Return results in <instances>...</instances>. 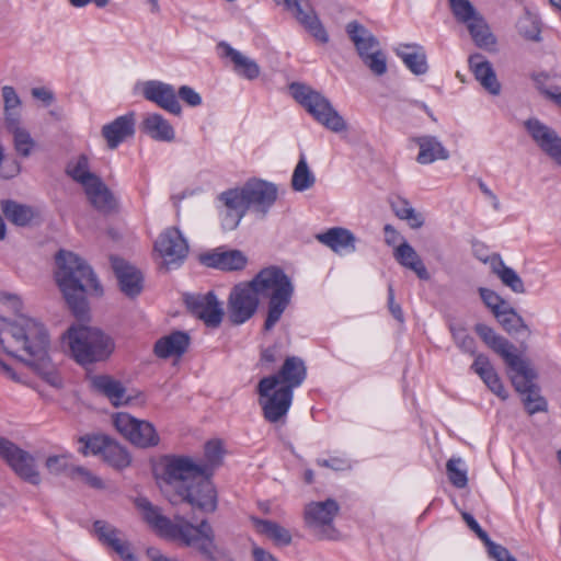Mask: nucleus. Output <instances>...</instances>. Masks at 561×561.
<instances>
[{
    "label": "nucleus",
    "mask_w": 561,
    "mask_h": 561,
    "mask_svg": "<svg viewBox=\"0 0 561 561\" xmlns=\"http://www.w3.org/2000/svg\"><path fill=\"white\" fill-rule=\"evenodd\" d=\"M154 251L168 268L179 266L188 253V244L178 228H167L154 242Z\"/></svg>",
    "instance_id": "obj_16"
},
{
    "label": "nucleus",
    "mask_w": 561,
    "mask_h": 561,
    "mask_svg": "<svg viewBox=\"0 0 561 561\" xmlns=\"http://www.w3.org/2000/svg\"><path fill=\"white\" fill-rule=\"evenodd\" d=\"M289 89L294 99L300 103L319 124L333 133L346 130L347 125L344 118L320 92L298 82L291 83Z\"/></svg>",
    "instance_id": "obj_7"
},
{
    "label": "nucleus",
    "mask_w": 561,
    "mask_h": 561,
    "mask_svg": "<svg viewBox=\"0 0 561 561\" xmlns=\"http://www.w3.org/2000/svg\"><path fill=\"white\" fill-rule=\"evenodd\" d=\"M142 94L146 100L156 103L161 108L174 115L182 112L174 88L161 81H147L144 83Z\"/></svg>",
    "instance_id": "obj_22"
},
{
    "label": "nucleus",
    "mask_w": 561,
    "mask_h": 561,
    "mask_svg": "<svg viewBox=\"0 0 561 561\" xmlns=\"http://www.w3.org/2000/svg\"><path fill=\"white\" fill-rule=\"evenodd\" d=\"M217 48L222 58H228L231 61L233 71L238 76L248 80H254L260 76L261 68L252 58L234 49L226 42L219 43Z\"/></svg>",
    "instance_id": "obj_26"
},
{
    "label": "nucleus",
    "mask_w": 561,
    "mask_h": 561,
    "mask_svg": "<svg viewBox=\"0 0 561 561\" xmlns=\"http://www.w3.org/2000/svg\"><path fill=\"white\" fill-rule=\"evenodd\" d=\"M393 256L402 266L413 271L419 278H430V274L420 255L408 242L404 241L397 247Z\"/></svg>",
    "instance_id": "obj_39"
},
{
    "label": "nucleus",
    "mask_w": 561,
    "mask_h": 561,
    "mask_svg": "<svg viewBox=\"0 0 561 561\" xmlns=\"http://www.w3.org/2000/svg\"><path fill=\"white\" fill-rule=\"evenodd\" d=\"M79 442L82 444L80 451L87 455H102L104 458L105 449L111 442V438L105 435H92L80 437Z\"/></svg>",
    "instance_id": "obj_47"
},
{
    "label": "nucleus",
    "mask_w": 561,
    "mask_h": 561,
    "mask_svg": "<svg viewBox=\"0 0 561 561\" xmlns=\"http://www.w3.org/2000/svg\"><path fill=\"white\" fill-rule=\"evenodd\" d=\"M103 459L110 466L116 469H124L128 467L131 462L130 455L125 449V447H123L113 439H111L110 444L107 445V449H105V455Z\"/></svg>",
    "instance_id": "obj_45"
},
{
    "label": "nucleus",
    "mask_w": 561,
    "mask_h": 561,
    "mask_svg": "<svg viewBox=\"0 0 561 561\" xmlns=\"http://www.w3.org/2000/svg\"><path fill=\"white\" fill-rule=\"evenodd\" d=\"M453 339L457 346L465 353L476 354V341L463 328H450Z\"/></svg>",
    "instance_id": "obj_54"
},
{
    "label": "nucleus",
    "mask_w": 561,
    "mask_h": 561,
    "mask_svg": "<svg viewBox=\"0 0 561 561\" xmlns=\"http://www.w3.org/2000/svg\"><path fill=\"white\" fill-rule=\"evenodd\" d=\"M116 552L124 561H137L136 556L131 552L129 542L121 533L114 540L106 547Z\"/></svg>",
    "instance_id": "obj_55"
},
{
    "label": "nucleus",
    "mask_w": 561,
    "mask_h": 561,
    "mask_svg": "<svg viewBox=\"0 0 561 561\" xmlns=\"http://www.w3.org/2000/svg\"><path fill=\"white\" fill-rule=\"evenodd\" d=\"M8 130L13 135L14 148L22 157H28L35 146L30 133L20 126V121L10 117L9 124L5 125Z\"/></svg>",
    "instance_id": "obj_41"
},
{
    "label": "nucleus",
    "mask_w": 561,
    "mask_h": 561,
    "mask_svg": "<svg viewBox=\"0 0 561 561\" xmlns=\"http://www.w3.org/2000/svg\"><path fill=\"white\" fill-rule=\"evenodd\" d=\"M178 95L190 106H198L202 104L201 95L188 85H182L179 89Z\"/></svg>",
    "instance_id": "obj_60"
},
{
    "label": "nucleus",
    "mask_w": 561,
    "mask_h": 561,
    "mask_svg": "<svg viewBox=\"0 0 561 561\" xmlns=\"http://www.w3.org/2000/svg\"><path fill=\"white\" fill-rule=\"evenodd\" d=\"M450 8L457 21L467 25L477 46L486 48L495 44L489 25L469 0H450Z\"/></svg>",
    "instance_id": "obj_13"
},
{
    "label": "nucleus",
    "mask_w": 561,
    "mask_h": 561,
    "mask_svg": "<svg viewBox=\"0 0 561 561\" xmlns=\"http://www.w3.org/2000/svg\"><path fill=\"white\" fill-rule=\"evenodd\" d=\"M402 220H407L409 226L413 229H419L424 225L423 216L417 213L413 207L409 210Z\"/></svg>",
    "instance_id": "obj_64"
},
{
    "label": "nucleus",
    "mask_w": 561,
    "mask_h": 561,
    "mask_svg": "<svg viewBox=\"0 0 561 561\" xmlns=\"http://www.w3.org/2000/svg\"><path fill=\"white\" fill-rule=\"evenodd\" d=\"M71 456L69 454L51 455L47 457L45 466L47 470L55 476L69 472L72 476L73 465L70 463Z\"/></svg>",
    "instance_id": "obj_53"
},
{
    "label": "nucleus",
    "mask_w": 561,
    "mask_h": 561,
    "mask_svg": "<svg viewBox=\"0 0 561 561\" xmlns=\"http://www.w3.org/2000/svg\"><path fill=\"white\" fill-rule=\"evenodd\" d=\"M257 298H268V311L264 329L270 331L280 319L290 302L293 284L283 270L276 266L263 268L249 282Z\"/></svg>",
    "instance_id": "obj_4"
},
{
    "label": "nucleus",
    "mask_w": 561,
    "mask_h": 561,
    "mask_svg": "<svg viewBox=\"0 0 561 561\" xmlns=\"http://www.w3.org/2000/svg\"><path fill=\"white\" fill-rule=\"evenodd\" d=\"M2 96L4 101V119L5 125L9 124V118L13 117L20 121V113L16 111L21 105V100L16 94L13 87L5 85L2 88Z\"/></svg>",
    "instance_id": "obj_49"
},
{
    "label": "nucleus",
    "mask_w": 561,
    "mask_h": 561,
    "mask_svg": "<svg viewBox=\"0 0 561 561\" xmlns=\"http://www.w3.org/2000/svg\"><path fill=\"white\" fill-rule=\"evenodd\" d=\"M202 465L185 456H163L153 467V473L162 493L170 501V496L179 495L203 470Z\"/></svg>",
    "instance_id": "obj_6"
},
{
    "label": "nucleus",
    "mask_w": 561,
    "mask_h": 561,
    "mask_svg": "<svg viewBox=\"0 0 561 561\" xmlns=\"http://www.w3.org/2000/svg\"><path fill=\"white\" fill-rule=\"evenodd\" d=\"M83 190L88 201L96 210L110 214L117 208L116 198L100 176Z\"/></svg>",
    "instance_id": "obj_30"
},
{
    "label": "nucleus",
    "mask_w": 561,
    "mask_h": 561,
    "mask_svg": "<svg viewBox=\"0 0 561 561\" xmlns=\"http://www.w3.org/2000/svg\"><path fill=\"white\" fill-rule=\"evenodd\" d=\"M72 477H78L81 479L82 482H84L87 485L101 490L104 489V483L101 478L95 476L93 472H91L89 469L77 466L72 468Z\"/></svg>",
    "instance_id": "obj_56"
},
{
    "label": "nucleus",
    "mask_w": 561,
    "mask_h": 561,
    "mask_svg": "<svg viewBox=\"0 0 561 561\" xmlns=\"http://www.w3.org/2000/svg\"><path fill=\"white\" fill-rule=\"evenodd\" d=\"M135 133L134 114H127L117 117L102 128V135L105 138L110 149H115L121 142Z\"/></svg>",
    "instance_id": "obj_31"
},
{
    "label": "nucleus",
    "mask_w": 561,
    "mask_h": 561,
    "mask_svg": "<svg viewBox=\"0 0 561 561\" xmlns=\"http://www.w3.org/2000/svg\"><path fill=\"white\" fill-rule=\"evenodd\" d=\"M517 27H518L519 34L524 38H526L528 41H534V42H539L541 39L540 24H539V21L535 16H533L528 13L525 14L523 18L519 19Z\"/></svg>",
    "instance_id": "obj_50"
},
{
    "label": "nucleus",
    "mask_w": 561,
    "mask_h": 561,
    "mask_svg": "<svg viewBox=\"0 0 561 561\" xmlns=\"http://www.w3.org/2000/svg\"><path fill=\"white\" fill-rule=\"evenodd\" d=\"M1 208L5 218L18 226H26L34 217L32 207L13 201H3Z\"/></svg>",
    "instance_id": "obj_44"
},
{
    "label": "nucleus",
    "mask_w": 561,
    "mask_h": 561,
    "mask_svg": "<svg viewBox=\"0 0 561 561\" xmlns=\"http://www.w3.org/2000/svg\"><path fill=\"white\" fill-rule=\"evenodd\" d=\"M185 302L191 312L209 328H218L224 318L221 302L213 291L207 294L190 295Z\"/></svg>",
    "instance_id": "obj_18"
},
{
    "label": "nucleus",
    "mask_w": 561,
    "mask_h": 561,
    "mask_svg": "<svg viewBox=\"0 0 561 561\" xmlns=\"http://www.w3.org/2000/svg\"><path fill=\"white\" fill-rule=\"evenodd\" d=\"M494 273L499 276L501 282L511 288L516 294H524L526 291L524 282L520 276L512 268L500 260L499 266L494 267Z\"/></svg>",
    "instance_id": "obj_46"
},
{
    "label": "nucleus",
    "mask_w": 561,
    "mask_h": 561,
    "mask_svg": "<svg viewBox=\"0 0 561 561\" xmlns=\"http://www.w3.org/2000/svg\"><path fill=\"white\" fill-rule=\"evenodd\" d=\"M116 430L131 444L148 448L159 444V435L154 426L147 422L137 420L128 413H117L114 416Z\"/></svg>",
    "instance_id": "obj_15"
},
{
    "label": "nucleus",
    "mask_w": 561,
    "mask_h": 561,
    "mask_svg": "<svg viewBox=\"0 0 561 561\" xmlns=\"http://www.w3.org/2000/svg\"><path fill=\"white\" fill-rule=\"evenodd\" d=\"M190 335L183 331H174L160 337L153 347V353L159 358H169L172 356L181 357L190 346Z\"/></svg>",
    "instance_id": "obj_28"
},
{
    "label": "nucleus",
    "mask_w": 561,
    "mask_h": 561,
    "mask_svg": "<svg viewBox=\"0 0 561 561\" xmlns=\"http://www.w3.org/2000/svg\"><path fill=\"white\" fill-rule=\"evenodd\" d=\"M525 127L538 147L561 167V137L537 118H529Z\"/></svg>",
    "instance_id": "obj_19"
},
{
    "label": "nucleus",
    "mask_w": 561,
    "mask_h": 561,
    "mask_svg": "<svg viewBox=\"0 0 561 561\" xmlns=\"http://www.w3.org/2000/svg\"><path fill=\"white\" fill-rule=\"evenodd\" d=\"M62 339L80 365L106 360L115 348L113 339L94 327L71 325Z\"/></svg>",
    "instance_id": "obj_5"
},
{
    "label": "nucleus",
    "mask_w": 561,
    "mask_h": 561,
    "mask_svg": "<svg viewBox=\"0 0 561 561\" xmlns=\"http://www.w3.org/2000/svg\"><path fill=\"white\" fill-rule=\"evenodd\" d=\"M250 522L257 534L268 538L275 545L288 546L291 542L290 531L279 524L255 516H251Z\"/></svg>",
    "instance_id": "obj_37"
},
{
    "label": "nucleus",
    "mask_w": 561,
    "mask_h": 561,
    "mask_svg": "<svg viewBox=\"0 0 561 561\" xmlns=\"http://www.w3.org/2000/svg\"><path fill=\"white\" fill-rule=\"evenodd\" d=\"M0 301H2L10 309H12L13 312L19 313L20 310L22 309V301L16 295L9 293H0Z\"/></svg>",
    "instance_id": "obj_63"
},
{
    "label": "nucleus",
    "mask_w": 561,
    "mask_h": 561,
    "mask_svg": "<svg viewBox=\"0 0 561 561\" xmlns=\"http://www.w3.org/2000/svg\"><path fill=\"white\" fill-rule=\"evenodd\" d=\"M122 531L105 520H95L93 523L92 534L105 547L110 545Z\"/></svg>",
    "instance_id": "obj_52"
},
{
    "label": "nucleus",
    "mask_w": 561,
    "mask_h": 561,
    "mask_svg": "<svg viewBox=\"0 0 561 561\" xmlns=\"http://www.w3.org/2000/svg\"><path fill=\"white\" fill-rule=\"evenodd\" d=\"M469 65L480 84L491 94L497 95L501 91V84L492 65L480 54L470 56Z\"/></svg>",
    "instance_id": "obj_36"
},
{
    "label": "nucleus",
    "mask_w": 561,
    "mask_h": 561,
    "mask_svg": "<svg viewBox=\"0 0 561 561\" xmlns=\"http://www.w3.org/2000/svg\"><path fill=\"white\" fill-rule=\"evenodd\" d=\"M202 262L209 267L222 271L242 270L247 264V257L239 250H216L202 256Z\"/></svg>",
    "instance_id": "obj_34"
},
{
    "label": "nucleus",
    "mask_w": 561,
    "mask_h": 561,
    "mask_svg": "<svg viewBox=\"0 0 561 561\" xmlns=\"http://www.w3.org/2000/svg\"><path fill=\"white\" fill-rule=\"evenodd\" d=\"M463 520L466 522L467 526L478 536V538L483 542L485 543L486 541H489L490 537L489 535L486 534V531H484L481 526L478 524V522L474 519V517L467 513V512H462L461 514Z\"/></svg>",
    "instance_id": "obj_61"
},
{
    "label": "nucleus",
    "mask_w": 561,
    "mask_h": 561,
    "mask_svg": "<svg viewBox=\"0 0 561 561\" xmlns=\"http://www.w3.org/2000/svg\"><path fill=\"white\" fill-rule=\"evenodd\" d=\"M471 369L479 375L485 386L502 400L508 398V392L505 390L503 382L488 356L483 354L476 355Z\"/></svg>",
    "instance_id": "obj_27"
},
{
    "label": "nucleus",
    "mask_w": 561,
    "mask_h": 561,
    "mask_svg": "<svg viewBox=\"0 0 561 561\" xmlns=\"http://www.w3.org/2000/svg\"><path fill=\"white\" fill-rule=\"evenodd\" d=\"M346 32L365 66L376 76L385 75L387 58L379 49V42L375 35L356 21L347 24Z\"/></svg>",
    "instance_id": "obj_9"
},
{
    "label": "nucleus",
    "mask_w": 561,
    "mask_h": 561,
    "mask_svg": "<svg viewBox=\"0 0 561 561\" xmlns=\"http://www.w3.org/2000/svg\"><path fill=\"white\" fill-rule=\"evenodd\" d=\"M494 317L497 319L503 329L508 333L518 334L522 332H527V334H530V330L524 322V319L508 305L496 312Z\"/></svg>",
    "instance_id": "obj_42"
},
{
    "label": "nucleus",
    "mask_w": 561,
    "mask_h": 561,
    "mask_svg": "<svg viewBox=\"0 0 561 561\" xmlns=\"http://www.w3.org/2000/svg\"><path fill=\"white\" fill-rule=\"evenodd\" d=\"M0 458L22 480L33 485L41 483V473L35 457L2 436H0Z\"/></svg>",
    "instance_id": "obj_11"
},
{
    "label": "nucleus",
    "mask_w": 561,
    "mask_h": 561,
    "mask_svg": "<svg viewBox=\"0 0 561 561\" xmlns=\"http://www.w3.org/2000/svg\"><path fill=\"white\" fill-rule=\"evenodd\" d=\"M339 508V504L332 499L308 504L305 508L307 526L321 538H333L332 522Z\"/></svg>",
    "instance_id": "obj_17"
},
{
    "label": "nucleus",
    "mask_w": 561,
    "mask_h": 561,
    "mask_svg": "<svg viewBox=\"0 0 561 561\" xmlns=\"http://www.w3.org/2000/svg\"><path fill=\"white\" fill-rule=\"evenodd\" d=\"M112 267L118 279L121 290L128 297H135L142 290V275L134 266L119 257H112Z\"/></svg>",
    "instance_id": "obj_25"
},
{
    "label": "nucleus",
    "mask_w": 561,
    "mask_h": 561,
    "mask_svg": "<svg viewBox=\"0 0 561 561\" xmlns=\"http://www.w3.org/2000/svg\"><path fill=\"white\" fill-rule=\"evenodd\" d=\"M293 392L289 389L278 388L273 393L268 392L266 397H261L260 403L263 409L265 420L271 423H277L286 416L293 401Z\"/></svg>",
    "instance_id": "obj_24"
},
{
    "label": "nucleus",
    "mask_w": 561,
    "mask_h": 561,
    "mask_svg": "<svg viewBox=\"0 0 561 561\" xmlns=\"http://www.w3.org/2000/svg\"><path fill=\"white\" fill-rule=\"evenodd\" d=\"M484 546L486 547L490 557L496 561H516L505 547L495 543L491 539H489Z\"/></svg>",
    "instance_id": "obj_59"
},
{
    "label": "nucleus",
    "mask_w": 561,
    "mask_h": 561,
    "mask_svg": "<svg viewBox=\"0 0 561 561\" xmlns=\"http://www.w3.org/2000/svg\"><path fill=\"white\" fill-rule=\"evenodd\" d=\"M218 198L224 205L221 210L222 227L227 230H233L249 209L243 187L222 192Z\"/></svg>",
    "instance_id": "obj_20"
},
{
    "label": "nucleus",
    "mask_w": 561,
    "mask_h": 561,
    "mask_svg": "<svg viewBox=\"0 0 561 561\" xmlns=\"http://www.w3.org/2000/svg\"><path fill=\"white\" fill-rule=\"evenodd\" d=\"M67 174L83 188L89 185L92 181L99 178L96 174L90 171L89 160L87 156L81 154L76 159L68 162L66 168Z\"/></svg>",
    "instance_id": "obj_40"
},
{
    "label": "nucleus",
    "mask_w": 561,
    "mask_h": 561,
    "mask_svg": "<svg viewBox=\"0 0 561 561\" xmlns=\"http://www.w3.org/2000/svg\"><path fill=\"white\" fill-rule=\"evenodd\" d=\"M394 51L412 73L421 76L427 72V57L423 46L419 44H400Z\"/></svg>",
    "instance_id": "obj_35"
},
{
    "label": "nucleus",
    "mask_w": 561,
    "mask_h": 561,
    "mask_svg": "<svg viewBox=\"0 0 561 561\" xmlns=\"http://www.w3.org/2000/svg\"><path fill=\"white\" fill-rule=\"evenodd\" d=\"M412 141L417 145L420 149L416 156V161L420 164H431L437 160L449 159V151L435 136H416L412 138Z\"/></svg>",
    "instance_id": "obj_29"
},
{
    "label": "nucleus",
    "mask_w": 561,
    "mask_h": 561,
    "mask_svg": "<svg viewBox=\"0 0 561 561\" xmlns=\"http://www.w3.org/2000/svg\"><path fill=\"white\" fill-rule=\"evenodd\" d=\"M210 470L203 467V470L185 486L179 495L170 496V503L178 504L185 502L193 510L204 514L216 511L218 504L217 491L210 480Z\"/></svg>",
    "instance_id": "obj_8"
},
{
    "label": "nucleus",
    "mask_w": 561,
    "mask_h": 561,
    "mask_svg": "<svg viewBox=\"0 0 561 561\" xmlns=\"http://www.w3.org/2000/svg\"><path fill=\"white\" fill-rule=\"evenodd\" d=\"M317 465L334 471L352 469L351 460L345 456H331L329 459H317Z\"/></svg>",
    "instance_id": "obj_57"
},
{
    "label": "nucleus",
    "mask_w": 561,
    "mask_h": 561,
    "mask_svg": "<svg viewBox=\"0 0 561 561\" xmlns=\"http://www.w3.org/2000/svg\"><path fill=\"white\" fill-rule=\"evenodd\" d=\"M476 333L481 340L496 354H499L506 365L512 369L513 367L520 365L524 359L515 354V346L507 339L497 334L491 327L478 323L474 327Z\"/></svg>",
    "instance_id": "obj_21"
},
{
    "label": "nucleus",
    "mask_w": 561,
    "mask_h": 561,
    "mask_svg": "<svg viewBox=\"0 0 561 561\" xmlns=\"http://www.w3.org/2000/svg\"><path fill=\"white\" fill-rule=\"evenodd\" d=\"M224 449L220 440H210L205 445V461L197 462L198 465L209 468L210 476L214 468L221 463Z\"/></svg>",
    "instance_id": "obj_51"
},
{
    "label": "nucleus",
    "mask_w": 561,
    "mask_h": 561,
    "mask_svg": "<svg viewBox=\"0 0 561 561\" xmlns=\"http://www.w3.org/2000/svg\"><path fill=\"white\" fill-rule=\"evenodd\" d=\"M307 376V368L304 360L297 356H289L285 359L279 371L276 375L264 377L257 385L260 397H266L276 386L279 388L293 390L299 387Z\"/></svg>",
    "instance_id": "obj_12"
},
{
    "label": "nucleus",
    "mask_w": 561,
    "mask_h": 561,
    "mask_svg": "<svg viewBox=\"0 0 561 561\" xmlns=\"http://www.w3.org/2000/svg\"><path fill=\"white\" fill-rule=\"evenodd\" d=\"M480 296L483 302L489 307L493 314L502 310L507 304L493 290L480 288Z\"/></svg>",
    "instance_id": "obj_58"
},
{
    "label": "nucleus",
    "mask_w": 561,
    "mask_h": 561,
    "mask_svg": "<svg viewBox=\"0 0 561 561\" xmlns=\"http://www.w3.org/2000/svg\"><path fill=\"white\" fill-rule=\"evenodd\" d=\"M91 385L96 392L106 397L115 407L127 404L130 400L123 383L108 375L92 377Z\"/></svg>",
    "instance_id": "obj_33"
},
{
    "label": "nucleus",
    "mask_w": 561,
    "mask_h": 561,
    "mask_svg": "<svg viewBox=\"0 0 561 561\" xmlns=\"http://www.w3.org/2000/svg\"><path fill=\"white\" fill-rule=\"evenodd\" d=\"M316 176L308 167L305 154H300L291 176V187L296 192H304L314 185Z\"/></svg>",
    "instance_id": "obj_43"
},
{
    "label": "nucleus",
    "mask_w": 561,
    "mask_h": 561,
    "mask_svg": "<svg viewBox=\"0 0 561 561\" xmlns=\"http://www.w3.org/2000/svg\"><path fill=\"white\" fill-rule=\"evenodd\" d=\"M388 306L391 314L400 322H403V312L400 305L394 302V291L392 285L388 286Z\"/></svg>",
    "instance_id": "obj_62"
},
{
    "label": "nucleus",
    "mask_w": 561,
    "mask_h": 561,
    "mask_svg": "<svg viewBox=\"0 0 561 561\" xmlns=\"http://www.w3.org/2000/svg\"><path fill=\"white\" fill-rule=\"evenodd\" d=\"M56 282L77 317L87 312L84 293L102 295V287L91 267L72 252L59 251L56 256Z\"/></svg>",
    "instance_id": "obj_3"
},
{
    "label": "nucleus",
    "mask_w": 561,
    "mask_h": 561,
    "mask_svg": "<svg viewBox=\"0 0 561 561\" xmlns=\"http://www.w3.org/2000/svg\"><path fill=\"white\" fill-rule=\"evenodd\" d=\"M259 298L249 283L236 285L228 297L227 314L229 321L240 325L250 320L256 312Z\"/></svg>",
    "instance_id": "obj_14"
},
{
    "label": "nucleus",
    "mask_w": 561,
    "mask_h": 561,
    "mask_svg": "<svg viewBox=\"0 0 561 561\" xmlns=\"http://www.w3.org/2000/svg\"><path fill=\"white\" fill-rule=\"evenodd\" d=\"M245 198L250 207L265 214L277 198V187L262 180H252L243 186Z\"/></svg>",
    "instance_id": "obj_23"
},
{
    "label": "nucleus",
    "mask_w": 561,
    "mask_h": 561,
    "mask_svg": "<svg viewBox=\"0 0 561 561\" xmlns=\"http://www.w3.org/2000/svg\"><path fill=\"white\" fill-rule=\"evenodd\" d=\"M316 238L335 253L354 252L356 250V237L346 228L333 227L317 234Z\"/></svg>",
    "instance_id": "obj_32"
},
{
    "label": "nucleus",
    "mask_w": 561,
    "mask_h": 561,
    "mask_svg": "<svg viewBox=\"0 0 561 561\" xmlns=\"http://www.w3.org/2000/svg\"><path fill=\"white\" fill-rule=\"evenodd\" d=\"M0 345L9 355L25 362L47 383L61 386L48 356V333L37 320L23 314L15 320L0 319Z\"/></svg>",
    "instance_id": "obj_1"
},
{
    "label": "nucleus",
    "mask_w": 561,
    "mask_h": 561,
    "mask_svg": "<svg viewBox=\"0 0 561 561\" xmlns=\"http://www.w3.org/2000/svg\"><path fill=\"white\" fill-rule=\"evenodd\" d=\"M446 471L449 482L458 488L463 489L468 484L467 469L461 458H450L446 463Z\"/></svg>",
    "instance_id": "obj_48"
},
{
    "label": "nucleus",
    "mask_w": 561,
    "mask_h": 561,
    "mask_svg": "<svg viewBox=\"0 0 561 561\" xmlns=\"http://www.w3.org/2000/svg\"><path fill=\"white\" fill-rule=\"evenodd\" d=\"M137 506L144 519L162 537L179 539L187 547H194L205 561H225V553L215 542V534L207 520L194 526L183 517L176 516V523L161 514L160 508L147 499H138Z\"/></svg>",
    "instance_id": "obj_2"
},
{
    "label": "nucleus",
    "mask_w": 561,
    "mask_h": 561,
    "mask_svg": "<svg viewBox=\"0 0 561 561\" xmlns=\"http://www.w3.org/2000/svg\"><path fill=\"white\" fill-rule=\"evenodd\" d=\"M142 130L152 139L170 142L175 138L172 125L160 114H148L142 121Z\"/></svg>",
    "instance_id": "obj_38"
},
{
    "label": "nucleus",
    "mask_w": 561,
    "mask_h": 561,
    "mask_svg": "<svg viewBox=\"0 0 561 561\" xmlns=\"http://www.w3.org/2000/svg\"><path fill=\"white\" fill-rule=\"evenodd\" d=\"M516 376L511 378L512 385L516 392L522 396V401L525 410L529 415L536 413H545L548 411V402L540 393V388L534 380L537 378V373L530 367L527 360L520 362L512 368Z\"/></svg>",
    "instance_id": "obj_10"
}]
</instances>
